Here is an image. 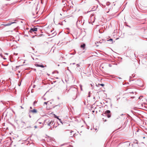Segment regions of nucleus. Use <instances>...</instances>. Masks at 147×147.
Masks as SVG:
<instances>
[{
    "label": "nucleus",
    "instance_id": "obj_9",
    "mask_svg": "<svg viewBox=\"0 0 147 147\" xmlns=\"http://www.w3.org/2000/svg\"><path fill=\"white\" fill-rule=\"evenodd\" d=\"M49 123H48V125L49 126L51 124V123L52 122V121H50V120H49L48 121Z\"/></svg>",
    "mask_w": 147,
    "mask_h": 147
},
{
    "label": "nucleus",
    "instance_id": "obj_18",
    "mask_svg": "<svg viewBox=\"0 0 147 147\" xmlns=\"http://www.w3.org/2000/svg\"><path fill=\"white\" fill-rule=\"evenodd\" d=\"M92 112H94V111H92Z\"/></svg>",
    "mask_w": 147,
    "mask_h": 147
},
{
    "label": "nucleus",
    "instance_id": "obj_6",
    "mask_svg": "<svg viewBox=\"0 0 147 147\" xmlns=\"http://www.w3.org/2000/svg\"><path fill=\"white\" fill-rule=\"evenodd\" d=\"M110 113V111L109 110H107L105 112L104 114H106V113L109 114Z\"/></svg>",
    "mask_w": 147,
    "mask_h": 147
},
{
    "label": "nucleus",
    "instance_id": "obj_14",
    "mask_svg": "<svg viewBox=\"0 0 147 147\" xmlns=\"http://www.w3.org/2000/svg\"><path fill=\"white\" fill-rule=\"evenodd\" d=\"M34 127L35 128H37V126H35Z\"/></svg>",
    "mask_w": 147,
    "mask_h": 147
},
{
    "label": "nucleus",
    "instance_id": "obj_7",
    "mask_svg": "<svg viewBox=\"0 0 147 147\" xmlns=\"http://www.w3.org/2000/svg\"><path fill=\"white\" fill-rule=\"evenodd\" d=\"M108 41H109L110 42V44H112L113 43V39H110L109 40H108Z\"/></svg>",
    "mask_w": 147,
    "mask_h": 147
},
{
    "label": "nucleus",
    "instance_id": "obj_15",
    "mask_svg": "<svg viewBox=\"0 0 147 147\" xmlns=\"http://www.w3.org/2000/svg\"><path fill=\"white\" fill-rule=\"evenodd\" d=\"M35 103H36V101H34V105Z\"/></svg>",
    "mask_w": 147,
    "mask_h": 147
},
{
    "label": "nucleus",
    "instance_id": "obj_4",
    "mask_svg": "<svg viewBox=\"0 0 147 147\" xmlns=\"http://www.w3.org/2000/svg\"><path fill=\"white\" fill-rule=\"evenodd\" d=\"M30 112L33 113H36L37 112V111L36 109H34L33 110H30Z\"/></svg>",
    "mask_w": 147,
    "mask_h": 147
},
{
    "label": "nucleus",
    "instance_id": "obj_17",
    "mask_svg": "<svg viewBox=\"0 0 147 147\" xmlns=\"http://www.w3.org/2000/svg\"><path fill=\"white\" fill-rule=\"evenodd\" d=\"M30 109H32V107H30Z\"/></svg>",
    "mask_w": 147,
    "mask_h": 147
},
{
    "label": "nucleus",
    "instance_id": "obj_16",
    "mask_svg": "<svg viewBox=\"0 0 147 147\" xmlns=\"http://www.w3.org/2000/svg\"><path fill=\"white\" fill-rule=\"evenodd\" d=\"M56 118L57 119H59V118H58L57 117H56Z\"/></svg>",
    "mask_w": 147,
    "mask_h": 147
},
{
    "label": "nucleus",
    "instance_id": "obj_3",
    "mask_svg": "<svg viewBox=\"0 0 147 147\" xmlns=\"http://www.w3.org/2000/svg\"><path fill=\"white\" fill-rule=\"evenodd\" d=\"M35 66H36V67H42V68H44L46 66V65L45 66H44L42 65H39V64H36L35 65Z\"/></svg>",
    "mask_w": 147,
    "mask_h": 147
},
{
    "label": "nucleus",
    "instance_id": "obj_8",
    "mask_svg": "<svg viewBox=\"0 0 147 147\" xmlns=\"http://www.w3.org/2000/svg\"><path fill=\"white\" fill-rule=\"evenodd\" d=\"M14 23V22H11L10 23H8L6 24L5 26H9L11 24Z\"/></svg>",
    "mask_w": 147,
    "mask_h": 147
},
{
    "label": "nucleus",
    "instance_id": "obj_2",
    "mask_svg": "<svg viewBox=\"0 0 147 147\" xmlns=\"http://www.w3.org/2000/svg\"><path fill=\"white\" fill-rule=\"evenodd\" d=\"M37 30V28L34 27L33 28H31L29 31V32L30 33H32L33 32L36 31Z\"/></svg>",
    "mask_w": 147,
    "mask_h": 147
},
{
    "label": "nucleus",
    "instance_id": "obj_1",
    "mask_svg": "<svg viewBox=\"0 0 147 147\" xmlns=\"http://www.w3.org/2000/svg\"><path fill=\"white\" fill-rule=\"evenodd\" d=\"M44 104H45L46 105H47V107H48L49 109H51L54 107V104H53L52 102L51 101H48L47 102H45Z\"/></svg>",
    "mask_w": 147,
    "mask_h": 147
},
{
    "label": "nucleus",
    "instance_id": "obj_13",
    "mask_svg": "<svg viewBox=\"0 0 147 147\" xmlns=\"http://www.w3.org/2000/svg\"><path fill=\"white\" fill-rule=\"evenodd\" d=\"M43 0H41V2L42 4L43 3Z\"/></svg>",
    "mask_w": 147,
    "mask_h": 147
},
{
    "label": "nucleus",
    "instance_id": "obj_12",
    "mask_svg": "<svg viewBox=\"0 0 147 147\" xmlns=\"http://www.w3.org/2000/svg\"><path fill=\"white\" fill-rule=\"evenodd\" d=\"M103 119V121H104V122H106L107 121L106 119H105V120H104V118Z\"/></svg>",
    "mask_w": 147,
    "mask_h": 147
},
{
    "label": "nucleus",
    "instance_id": "obj_19",
    "mask_svg": "<svg viewBox=\"0 0 147 147\" xmlns=\"http://www.w3.org/2000/svg\"><path fill=\"white\" fill-rule=\"evenodd\" d=\"M145 138V137H143V138Z\"/></svg>",
    "mask_w": 147,
    "mask_h": 147
},
{
    "label": "nucleus",
    "instance_id": "obj_5",
    "mask_svg": "<svg viewBox=\"0 0 147 147\" xmlns=\"http://www.w3.org/2000/svg\"><path fill=\"white\" fill-rule=\"evenodd\" d=\"M86 46V45L85 44H83L82 45H81V47L82 48H83V49H84L85 47Z\"/></svg>",
    "mask_w": 147,
    "mask_h": 147
},
{
    "label": "nucleus",
    "instance_id": "obj_11",
    "mask_svg": "<svg viewBox=\"0 0 147 147\" xmlns=\"http://www.w3.org/2000/svg\"><path fill=\"white\" fill-rule=\"evenodd\" d=\"M100 85L102 86H104V85L103 84H100Z\"/></svg>",
    "mask_w": 147,
    "mask_h": 147
},
{
    "label": "nucleus",
    "instance_id": "obj_10",
    "mask_svg": "<svg viewBox=\"0 0 147 147\" xmlns=\"http://www.w3.org/2000/svg\"><path fill=\"white\" fill-rule=\"evenodd\" d=\"M111 114H108L107 115V117L108 118L110 117H111Z\"/></svg>",
    "mask_w": 147,
    "mask_h": 147
}]
</instances>
